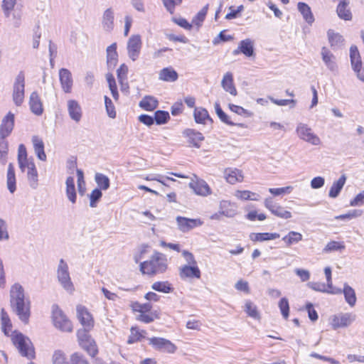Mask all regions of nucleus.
Returning <instances> with one entry per match:
<instances>
[{
  "label": "nucleus",
  "instance_id": "obj_1",
  "mask_svg": "<svg viewBox=\"0 0 364 364\" xmlns=\"http://www.w3.org/2000/svg\"><path fill=\"white\" fill-rule=\"evenodd\" d=\"M10 304L19 319L23 323H28L30 317V301L25 298L24 289L18 283L14 284L11 287Z\"/></svg>",
  "mask_w": 364,
  "mask_h": 364
},
{
  "label": "nucleus",
  "instance_id": "obj_2",
  "mask_svg": "<svg viewBox=\"0 0 364 364\" xmlns=\"http://www.w3.org/2000/svg\"><path fill=\"white\" fill-rule=\"evenodd\" d=\"M168 268L166 256L159 252H155L149 260L140 264V270L143 274L154 275L164 273Z\"/></svg>",
  "mask_w": 364,
  "mask_h": 364
},
{
  "label": "nucleus",
  "instance_id": "obj_3",
  "mask_svg": "<svg viewBox=\"0 0 364 364\" xmlns=\"http://www.w3.org/2000/svg\"><path fill=\"white\" fill-rule=\"evenodd\" d=\"M12 342L22 356L26 357L28 359L34 358V348L28 338L26 337L21 333H17L13 336Z\"/></svg>",
  "mask_w": 364,
  "mask_h": 364
},
{
  "label": "nucleus",
  "instance_id": "obj_4",
  "mask_svg": "<svg viewBox=\"0 0 364 364\" xmlns=\"http://www.w3.org/2000/svg\"><path fill=\"white\" fill-rule=\"evenodd\" d=\"M56 274L61 287L68 293H73L75 291L74 284L71 280L68 265L63 259L59 261Z\"/></svg>",
  "mask_w": 364,
  "mask_h": 364
},
{
  "label": "nucleus",
  "instance_id": "obj_5",
  "mask_svg": "<svg viewBox=\"0 0 364 364\" xmlns=\"http://www.w3.org/2000/svg\"><path fill=\"white\" fill-rule=\"evenodd\" d=\"M90 329L82 328L77 332L80 346L92 357H95L98 349L95 341L91 338L89 331Z\"/></svg>",
  "mask_w": 364,
  "mask_h": 364
},
{
  "label": "nucleus",
  "instance_id": "obj_6",
  "mask_svg": "<svg viewBox=\"0 0 364 364\" xmlns=\"http://www.w3.org/2000/svg\"><path fill=\"white\" fill-rule=\"evenodd\" d=\"M52 318L55 328L64 332H71L73 324L58 305L52 306Z\"/></svg>",
  "mask_w": 364,
  "mask_h": 364
},
{
  "label": "nucleus",
  "instance_id": "obj_7",
  "mask_svg": "<svg viewBox=\"0 0 364 364\" xmlns=\"http://www.w3.org/2000/svg\"><path fill=\"white\" fill-rule=\"evenodd\" d=\"M25 95V74L20 71L15 78L13 85L12 98L16 106H21L24 100Z\"/></svg>",
  "mask_w": 364,
  "mask_h": 364
},
{
  "label": "nucleus",
  "instance_id": "obj_8",
  "mask_svg": "<svg viewBox=\"0 0 364 364\" xmlns=\"http://www.w3.org/2000/svg\"><path fill=\"white\" fill-rule=\"evenodd\" d=\"M296 132L299 137L313 145H318L321 143L319 137L316 135L307 124L299 123L297 124Z\"/></svg>",
  "mask_w": 364,
  "mask_h": 364
},
{
  "label": "nucleus",
  "instance_id": "obj_9",
  "mask_svg": "<svg viewBox=\"0 0 364 364\" xmlns=\"http://www.w3.org/2000/svg\"><path fill=\"white\" fill-rule=\"evenodd\" d=\"M149 345L156 350L173 353L176 350V346L172 342L164 338L153 337L149 338Z\"/></svg>",
  "mask_w": 364,
  "mask_h": 364
},
{
  "label": "nucleus",
  "instance_id": "obj_10",
  "mask_svg": "<svg viewBox=\"0 0 364 364\" xmlns=\"http://www.w3.org/2000/svg\"><path fill=\"white\" fill-rule=\"evenodd\" d=\"M178 229L182 232H187L195 228L200 227L203 222L200 218L191 219L182 216L176 218Z\"/></svg>",
  "mask_w": 364,
  "mask_h": 364
},
{
  "label": "nucleus",
  "instance_id": "obj_11",
  "mask_svg": "<svg viewBox=\"0 0 364 364\" xmlns=\"http://www.w3.org/2000/svg\"><path fill=\"white\" fill-rule=\"evenodd\" d=\"M355 318L356 316L352 313L339 314L332 316L331 323L333 328L336 330L348 326L355 320Z\"/></svg>",
  "mask_w": 364,
  "mask_h": 364
},
{
  "label": "nucleus",
  "instance_id": "obj_12",
  "mask_svg": "<svg viewBox=\"0 0 364 364\" xmlns=\"http://www.w3.org/2000/svg\"><path fill=\"white\" fill-rule=\"evenodd\" d=\"M141 41L139 35L132 36L127 43L128 55L133 61L136 60L140 54Z\"/></svg>",
  "mask_w": 364,
  "mask_h": 364
},
{
  "label": "nucleus",
  "instance_id": "obj_13",
  "mask_svg": "<svg viewBox=\"0 0 364 364\" xmlns=\"http://www.w3.org/2000/svg\"><path fill=\"white\" fill-rule=\"evenodd\" d=\"M264 206L275 216L289 219L291 218V212L286 210L282 206L274 203L272 198H267L264 200Z\"/></svg>",
  "mask_w": 364,
  "mask_h": 364
},
{
  "label": "nucleus",
  "instance_id": "obj_14",
  "mask_svg": "<svg viewBox=\"0 0 364 364\" xmlns=\"http://www.w3.org/2000/svg\"><path fill=\"white\" fill-rule=\"evenodd\" d=\"M14 114L9 112L1 120L0 125V138L6 139L12 132L14 127Z\"/></svg>",
  "mask_w": 364,
  "mask_h": 364
},
{
  "label": "nucleus",
  "instance_id": "obj_15",
  "mask_svg": "<svg viewBox=\"0 0 364 364\" xmlns=\"http://www.w3.org/2000/svg\"><path fill=\"white\" fill-rule=\"evenodd\" d=\"M76 311L77 317L82 325L83 328L91 329L93 327L94 321L87 309L82 305H78L77 306Z\"/></svg>",
  "mask_w": 364,
  "mask_h": 364
},
{
  "label": "nucleus",
  "instance_id": "obj_16",
  "mask_svg": "<svg viewBox=\"0 0 364 364\" xmlns=\"http://www.w3.org/2000/svg\"><path fill=\"white\" fill-rule=\"evenodd\" d=\"M196 181L192 180L189 183V186L193 190L194 193L198 196H207L211 194V189L208 184L203 179H198V177L194 175Z\"/></svg>",
  "mask_w": 364,
  "mask_h": 364
},
{
  "label": "nucleus",
  "instance_id": "obj_17",
  "mask_svg": "<svg viewBox=\"0 0 364 364\" xmlns=\"http://www.w3.org/2000/svg\"><path fill=\"white\" fill-rule=\"evenodd\" d=\"M59 80L63 90L65 93H70L73 85V80L71 72L67 68L60 69Z\"/></svg>",
  "mask_w": 364,
  "mask_h": 364
},
{
  "label": "nucleus",
  "instance_id": "obj_18",
  "mask_svg": "<svg viewBox=\"0 0 364 364\" xmlns=\"http://www.w3.org/2000/svg\"><path fill=\"white\" fill-rule=\"evenodd\" d=\"M179 276L181 279H200L201 273L198 265H183L179 268Z\"/></svg>",
  "mask_w": 364,
  "mask_h": 364
},
{
  "label": "nucleus",
  "instance_id": "obj_19",
  "mask_svg": "<svg viewBox=\"0 0 364 364\" xmlns=\"http://www.w3.org/2000/svg\"><path fill=\"white\" fill-rule=\"evenodd\" d=\"M321 58L327 68L331 72L338 70V65L335 55L326 47H323L321 51Z\"/></svg>",
  "mask_w": 364,
  "mask_h": 364
},
{
  "label": "nucleus",
  "instance_id": "obj_20",
  "mask_svg": "<svg viewBox=\"0 0 364 364\" xmlns=\"http://www.w3.org/2000/svg\"><path fill=\"white\" fill-rule=\"evenodd\" d=\"M31 111L36 115L40 116L43 112V104L37 92H33L29 97Z\"/></svg>",
  "mask_w": 364,
  "mask_h": 364
},
{
  "label": "nucleus",
  "instance_id": "obj_21",
  "mask_svg": "<svg viewBox=\"0 0 364 364\" xmlns=\"http://www.w3.org/2000/svg\"><path fill=\"white\" fill-rule=\"evenodd\" d=\"M68 111L70 117L76 122L82 118V109L79 103L75 100L68 101Z\"/></svg>",
  "mask_w": 364,
  "mask_h": 364
},
{
  "label": "nucleus",
  "instance_id": "obj_22",
  "mask_svg": "<svg viewBox=\"0 0 364 364\" xmlns=\"http://www.w3.org/2000/svg\"><path fill=\"white\" fill-rule=\"evenodd\" d=\"M183 134L188 137V143L196 148L200 147V142L204 140V136L200 132L193 129H187L183 132Z\"/></svg>",
  "mask_w": 364,
  "mask_h": 364
},
{
  "label": "nucleus",
  "instance_id": "obj_23",
  "mask_svg": "<svg viewBox=\"0 0 364 364\" xmlns=\"http://www.w3.org/2000/svg\"><path fill=\"white\" fill-rule=\"evenodd\" d=\"M224 174L226 181L230 184L242 182L244 178L242 171L237 168H228L225 169Z\"/></svg>",
  "mask_w": 364,
  "mask_h": 364
},
{
  "label": "nucleus",
  "instance_id": "obj_24",
  "mask_svg": "<svg viewBox=\"0 0 364 364\" xmlns=\"http://www.w3.org/2000/svg\"><path fill=\"white\" fill-rule=\"evenodd\" d=\"M118 61L117 43H114L107 48V64L109 70L114 69Z\"/></svg>",
  "mask_w": 364,
  "mask_h": 364
},
{
  "label": "nucleus",
  "instance_id": "obj_25",
  "mask_svg": "<svg viewBox=\"0 0 364 364\" xmlns=\"http://www.w3.org/2000/svg\"><path fill=\"white\" fill-rule=\"evenodd\" d=\"M221 86L230 95L236 96L237 94L236 87L233 82L232 74L230 72L226 73L221 81Z\"/></svg>",
  "mask_w": 364,
  "mask_h": 364
},
{
  "label": "nucleus",
  "instance_id": "obj_26",
  "mask_svg": "<svg viewBox=\"0 0 364 364\" xmlns=\"http://www.w3.org/2000/svg\"><path fill=\"white\" fill-rule=\"evenodd\" d=\"M178 75L172 67H166L160 70L159 79L164 82H173L178 80Z\"/></svg>",
  "mask_w": 364,
  "mask_h": 364
},
{
  "label": "nucleus",
  "instance_id": "obj_27",
  "mask_svg": "<svg viewBox=\"0 0 364 364\" xmlns=\"http://www.w3.org/2000/svg\"><path fill=\"white\" fill-rule=\"evenodd\" d=\"M297 9L302 15L304 21L309 25H312V23L314 22L315 18L310 6L304 2H299L297 4Z\"/></svg>",
  "mask_w": 364,
  "mask_h": 364
},
{
  "label": "nucleus",
  "instance_id": "obj_28",
  "mask_svg": "<svg viewBox=\"0 0 364 364\" xmlns=\"http://www.w3.org/2000/svg\"><path fill=\"white\" fill-rule=\"evenodd\" d=\"M114 20V16L112 9L109 8L106 9L103 13L102 20V27L105 31L109 32L113 30Z\"/></svg>",
  "mask_w": 364,
  "mask_h": 364
},
{
  "label": "nucleus",
  "instance_id": "obj_29",
  "mask_svg": "<svg viewBox=\"0 0 364 364\" xmlns=\"http://www.w3.org/2000/svg\"><path fill=\"white\" fill-rule=\"evenodd\" d=\"M348 0H341L336 9L339 18L346 21H350L352 18V14L348 9Z\"/></svg>",
  "mask_w": 364,
  "mask_h": 364
},
{
  "label": "nucleus",
  "instance_id": "obj_30",
  "mask_svg": "<svg viewBox=\"0 0 364 364\" xmlns=\"http://www.w3.org/2000/svg\"><path fill=\"white\" fill-rule=\"evenodd\" d=\"M6 185L8 190L11 193H14L16 190V179L14 165L10 163L8 166L6 174Z\"/></svg>",
  "mask_w": 364,
  "mask_h": 364
},
{
  "label": "nucleus",
  "instance_id": "obj_31",
  "mask_svg": "<svg viewBox=\"0 0 364 364\" xmlns=\"http://www.w3.org/2000/svg\"><path fill=\"white\" fill-rule=\"evenodd\" d=\"M346 181V176L342 175L336 181L333 182L329 190L328 196L332 198H337L343 188Z\"/></svg>",
  "mask_w": 364,
  "mask_h": 364
},
{
  "label": "nucleus",
  "instance_id": "obj_32",
  "mask_svg": "<svg viewBox=\"0 0 364 364\" xmlns=\"http://www.w3.org/2000/svg\"><path fill=\"white\" fill-rule=\"evenodd\" d=\"M215 109L218 117L223 123L231 126L235 125L241 128L246 127V125L243 123H235L230 120L229 116L223 112L218 102L215 103Z\"/></svg>",
  "mask_w": 364,
  "mask_h": 364
},
{
  "label": "nucleus",
  "instance_id": "obj_33",
  "mask_svg": "<svg viewBox=\"0 0 364 364\" xmlns=\"http://www.w3.org/2000/svg\"><path fill=\"white\" fill-rule=\"evenodd\" d=\"M32 142L33 144V148L35 153L37 157L41 160L45 161L46 160V154L44 151V143L38 136H33L32 137Z\"/></svg>",
  "mask_w": 364,
  "mask_h": 364
},
{
  "label": "nucleus",
  "instance_id": "obj_34",
  "mask_svg": "<svg viewBox=\"0 0 364 364\" xmlns=\"http://www.w3.org/2000/svg\"><path fill=\"white\" fill-rule=\"evenodd\" d=\"M327 35L329 43L333 50L342 47L344 38L341 34L335 33L333 30H328Z\"/></svg>",
  "mask_w": 364,
  "mask_h": 364
},
{
  "label": "nucleus",
  "instance_id": "obj_35",
  "mask_svg": "<svg viewBox=\"0 0 364 364\" xmlns=\"http://www.w3.org/2000/svg\"><path fill=\"white\" fill-rule=\"evenodd\" d=\"M27 179L29 186L33 188L36 189L38 186V171L36 168L35 163H30V167L27 171Z\"/></svg>",
  "mask_w": 364,
  "mask_h": 364
},
{
  "label": "nucleus",
  "instance_id": "obj_36",
  "mask_svg": "<svg viewBox=\"0 0 364 364\" xmlns=\"http://www.w3.org/2000/svg\"><path fill=\"white\" fill-rule=\"evenodd\" d=\"M343 294L348 305L351 307L354 306L357 300L355 292L347 283H345L343 285Z\"/></svg>",
  "mask_w": 364,
  "mask_h": 364
},
{
  "label": "nucleus",
  "instance_id": "obj_37",
  "mask_svg": "<svg viewBox=\"0 0 364 364\" xmlns=\"http://www.w3.org/2000/svg\"><path fill=\"white\" fill-rule=\"evenodd\" d=\"M66 196L68 200L72 203H75L76 202V191L75 186L74 178L72 176H69L66 179Z\"/></svg>",
  "mask_w": 364,
  "mask_h": 364
},
{
  "label": "nucleus",
  "instance_id": "obj_38",
  "mask_svg": "<svg viewBox=\"0 0 364 364\" xmlns=\"http://www.w3.org/2000/svg\"><path fill=\"white\" fill-rule=\"evenodd\" d=\"M193 115L195 121L198 124H205V120L210 121L211 123L213 122L208 111L202 107L196 108Z\"/></svg>",
  "mask_w": 364,
  "mask_h": 364
},
{
  "label": "nucleus",
  "instance_id": "obj_39",
  "mask_svg": "<svg viewBox=\"0 0 364 364\" xmlns=\"http://www.w3.org/2000/svg\"><path fill=\"white\" fill-rule=\"evenodd\" d=\"M158 105L157 100L152 96H145L139 102V107L146 111H153Z\"/></svg>",
  "mask_w": 364,
  "mask_h": 364
},
{
  "label": "nucleus",
  "instance_id": "obj_40",
  "mask_svg": "<svg viewBox=\"0 0 364 364\" xmlns=\"http://www.w3.org/2000/svg\"><path fill=\"white\" fill-rule=\"evenodd\" d=\"M350 58L353 69L358 68L362 65L360 55L356 46H351L350 48Z\"/></svg>",
  "mask_w": 364,
  "mask_h": 364
},
{
  "label": "nucleus",
  "instance_id": "obj_41",
  "mask_svg": "<svg viewBox=\"0 0 364 364\" xmlns=\"http://www.w3.org/2000/svg\"><path fill=\"white\" fill-rule=\"evenodd\" d=\"M346 249L344 242L330 241L323 249V253H329L332 252H343Z\"/></svg>",
  "mask_w": 364,
  "mask_h": 364
},
{
  "label": "nucleus",
  "instance_id": "obj_42",
  "mask_svg": "<svg viewBox=\"0 0 364 364\" xmlns=\"http://www.w3.org/2000/svg\"><path fill=\"white\" fill-rule=\"evenodd\" d=\"M240 50L242 53L247 57H251L254 55L253 42L250 38H246L240 42Z\"/></svg>",
  "mask_w": 364,
  "mask_h": 364
},
{
  "label": "nucleus",
  "instance_id": "obj_43",
  "mask_svg": "<svg viewBox=\"0 0 364 364\" xmlns=\"http://www.w3.org/2000/svg\"><path fill=\"white\" fill-rule=\"evenodd\" d=\"M95 181L100 190L106 191L109 188L110 181L109 178L103 173H96L95 175Z\"/></svg>",
  "mask_w": 364,
  "mask_h": 364
},
{
  "label": "nucleus",
  "instance_id": "obj_44",
  "mask_svg": "<svg viewBox=\"0 0 364 364\" xmlns=\"http://www.w3.org/2000/svg\"><path fill=\"white\" fill-rule=\"evenodd\" d=\"M151 289L165 294L171 293L173 291V288L168 281L156 282L152 284Z\"/></svg>",
  "mask_w": 364,
  "mask_h": 364
},
{
  "label": "nucleus",
  "instance_id": "obj_45",
  "mask_svg": "<svg viewBox=\"0 0 364 364\" xmlns=\"http://www.w3.org/2000/svg\"><path fill=\"white\" fill-rule=\"evenodd\" d=\"M302 235L300 232L295 231H290L287 235L282 237V240L287 246L293 244L298 243L302 240Z\"/></svg>",
  "mask_w": 364,
  "mask_h": 364
},
{
  "label": "nucleus",
  "instance_id": "obj_46",
  "mask_svg": "<svg viewBox=\"0 0 364 364\" xmlns=\"http://www.w3.org/2000/svg\"><path fill=\"white\" fill-rule=\"evenodd\" d=\"M235 196L238 199L242 200H258L259 195L251 192L250 191H237L235 193Z\"/></svg>",
  "mask_w": 364,
  "mask_h": 364
},
{
  "label": "nucleus",
  "instance_id": "obj_47",
  "mask_svg": "<svg viewBox=\"0 0 364 364\" xmlns=\"http://www.w3.org/2000/svg\"><path fill=\"white\" fill-rule=\"evenodd\" d=\"M130 332L131 333L127 341V343L129 344L141 341V339L144 337V334L146 333L145 331H139L136 327H132Z\"/></svg>",
  "mask_w": 364,
  "mask_h": 364
},
{
  "label": "nucleus",
  "instance_id": "obj_48",
  "mask_svg": "<svg viewBox=\"0 0 364 364\" xmlns=\"http://www.w3.org/2000/svg\"><path fill=\"white\" fill-rule=\"evenodd\" d=\"M245 311L249 316L255 319H259L260 318L257 306L250 300L245 302Z\"/></svg>",
  "mask_w": 364,
  "mask_h": 364
},
{
  "label": "nucleus",
  "instance_id": "obj_49",
  "mask_svg": "<svg viewBox=\"0 0 364 364\" xmlns=\"http://www.w3.org/2000/svg\"><path fill=\"white\" fill-rule=\"evenodd\" d=\"M12 324L9 315L4 310L1 311V328L5 335L9 336Z\"/></svg>",
  "mask_w": 364,
  "mask_h": 364
},
{
  "label": "nucleus",
  "instance_id": "obj_50",
  "mask_svg": "<svg viewBox=\"0 0 364 364\" xmlns=\"http://www.w3.org/2000/svg\"><path fill=\"white\" fill-rule=\"evenodd\" d=\"M107 82L109 84V88L111 91L112 95L115 100L119 99V93L117 91V87L115 82V79L112 73H107L106 75Z\"/></svg>",
  "mask_w": 364,
  "mask_h": 364
},
{
  "label": "nucleus",
  "instance_id": "obj_51",
  "mask_svg": "<svg viewBox=\"0 0 364 364\" xmlns=\"http://www.w3.org/2000/svg\"><path fill=\"white\" fill-rule=\"evenodd\" d=\"M208 4H206L200 11L197 13V14L193 17L192 20L193 24H195L198 27H200L202 25V23L205 18L208 10Z\"/></svg>",
  "mask_w": 364,
  "mask_h": 364
},
{
  "label": "nucleus",
  "instance_id": "obj_52",
  "mask_svg": "<svg viewBox=\"0 0 364 364\" xmlns=\"http://www.w3.org/2000/svg\"><path fill=\"white\" fill-rule=\"evenodd\" d=\"M169 118V113L166 111L157 110L154 113V121L157 124H166Z\"/></svg>",
  "mask_w": 364,
  "mask_h": 364
},
{
  "label": "nucleus",
  "instance_id": "obj_53",
  "mask_svg": "<svg viewBox=\"0 0 364 364\" xmlns=\"http://www.w3.org/2000/svg\"><path fill=\"white\" fill-rule=\"evenodd\" d=\"M132 307L134 311H137L139 314H143L149 313L152 308V305L149 303L142 304L136 301L132 304Z\"/></svg>",
  "mask_w": 364,
  "mask_h": 364
},
{
  "label": "nucleus",
  "instance_id": "obj_54",
  "mask_svg": "<svg viewBox=\"0 0 364 364\" xmlns=\"http://www.w3.org/2000/svg\"><path fill=\"white\" fill-rule=\"evenodd\" d=\"M16 3V0H3L1 7L6 18L10 16L11 12L14 9Z\"/></svg>",
  "mask_w": 364,
  "mask_h": 364
},
{
  "label": "nucleus",
  "instance_id": "obj_55",
  "mask_svg": "<svg viewBox=\"0 0 364 364\" xmlns=\"http://www.w3.org/2000/svg\"><path fill=\"white\" fill-rule=\"evenodd\" d=\"M102 196V191L99 188H95L90 195V205L92 208L97 206V202Z\"/></svg>",
  "mask_w": 364,
  "mask_h": 364
},
{
  "label": "nucleus",
  "instance_id": "obj_56",
  "mask_svg": "<svg viewBox=\"0 0 364 364\" xmlns=\"http://www.w3.org/2000/svg\"><path fill=\"white\" fill-rule=\"evenodd\" d=\"M105 108H106V111H107V115L110 117V118H115L116 117V111H115V107H114V105L112 102V101L111 100V99L109 97H108L107 96H105Z\"/></svg>",
  "mask_w": 364,
  "mask_h": 364
},
{
  "label": "nucleus",
  "instance_id": "obj_57",
  "mask_svg": "<svg viewBox=\"0 0 364 364\" xmlns=\"http://www.w3.org/2000/svg\"><path fill=\"white\" fill-rule=\"evenodd\" d=\"M279 307L283 317L285 319H287L289 313V305L288 299L287 298H282L279 302Z\"/></svg>",
  "mask_w": 364,
  "mask_h": 364
},
{
  "label": "nucleus",
  "instance_id": "obj_58",
  "mask_svg": "<svg viewBox=\"0 0 364 364\" xmlns=\"http://www.w3.org/2000/svg\"><path fill=\"white\" fill-rule=\"evenodd\" d=\"M159 318L158 315L155 313H150V314L143 313V314H139L137 316L136 319L143 323H149L154 321L155 318Z\"/></svg>",
  "mask_w": 364,
  "mask_h": 364
},
{
  "label": "nucleus",
  "instance_id": "obj_59",
  "mask_svg": "<svg viewBox=\"0 0 364 364\" xmlns=\"http://www.w3.org/2000/svg\"><path fill=\"white\" fill-rule=\"evenodd\" d=\"M362 214H363L362 210H350L346 214L338 215L335 218L336 220H345V219L350 220L353 218H358V217L360 216Z\"/></svg>",
  "mask_w": 364,
  "mask_h": 364
},
{
  "label": "nucleus",
  "instance_id": "obj_60",
  "mask_svg": "<svg viewBox=\"0 0 364 364\" xmlns=\"http://www.w3.org/2000/svg\"><path fill=\"white\" fill-rule=\"evenodd\" d=\"M229 108L232 112L240 116L251 117L252 115V112L238 105L229 104Z\"/></svg>",
  "mask_w": 364,
  "mask_h": 364
},
{
  "label": "nucleus",
  "instance_id": "obj_61",
  "mask_svg": "<svg viewBox=\"0 0 364 364\" xmlns=\"http://www.w3.org/2000/svg\"><path fill=\"white\" fill-rule=\"evenodd\" d=\"M9 239V234L8 231V225L2 218H0V241L8 240Z\"/></svg>",
  "mask_w": 364,
  "mask_h": 364
},
{
  "label": "nucleus",
  "instance_id": "obj_62",
  "mask_svg": "<svg viewBox=\"0 0 364 364\" xmlns=\"http://www.w3.org/2000/svg\"><path fill=\"white\" fill-rule=\"evenodd\" d=\"M8 154V142L5 139L0 138V161L3 163L6 161Z\"/></svg>",
  "mask_w": 364,
  "mask_h": 364
},
{
  "label": "nucleus",
  "instance_id": "obj_63",
  "mask_svg": "<svg viewBox=\"0 0 364 364\" xmlns=\"http://www.w3.org/2000/svg\"><path fill=\"white\" fill-rule=\"evenodd\" d=\"M307 285L309 288L316 291L326 293L328 291L327 284L322 282H310L307 284Z\"/></svg>",
  "mask_w": 364,
  "mask_h": 364
},
{
  "label": "nucleus",
  "instance_id": "obj_64",
  "mask_svg": "<svg viewBox=\"0 0 364 364\" xmlns=\"http://www.w3.org/2000/svg\"><path fill=\"white\" fill-rule=\"evenodd\" d=\"M128 67L124 63L122 64L117 70V76L119 82L127 80Z\"/></svg>",
  "mask_w": 364,
  "mask_h": 364
}]
</instances>
